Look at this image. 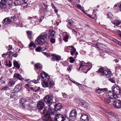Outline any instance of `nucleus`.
Here are the masks:
<instances>
[{"instance_id": "3", "label": "nucleus", "mask_w": 121, "mask_h": 121, "mask_svg": "<svg viewBox=\"0 0 121 121\" xmlns=\"http://www.w3.org/2000/svg\"><path fill=\"white\" fill-rule=\"evenodd\" d=\"M48 34H45L40 35L35 40V43L37 45H42L45 41V40L46 39Z\"/></svg>"}, {"instance_id": "8", "label": "nucleus", "mask_w": 121, "mask_h": 121, "mask_svg": "<svg viewBox=\"0 0 121 121\" xmlns=\"http://www.w3.org/2000/svg\"><path fill=\"white\" fill-rule=\"evenodd\" d=\"M113 104L115 107L120 108L121 107V100L119 99L114 100L113 101Z\"/></svg>"}, {"instance_id": "33", "label": "nucleus", "mask_w": 121, "mask_h": 121, "mask_svg": "<svg viewBox=\"0 0 121 121\" xmlns=\"http://www.w3.org/2000/svg\"><path fill=\"white\" fill-rule=\"evenodd\" d=\"M77 6L78 9H80L85 14H86V13H85V12L84 10L82 8H81V5L79 4H77Z\"/></svg>"}, {"instance_id": "43", "label": "nucleus", "mask_w": 121, "mask_h": 121, "mask_svg": "<svg viewBox=\"0 0 121 121\" xmlns=\"http://www.w3.org/2000/svg\"><path fill=\"white\" fill-rule=\"evenodd\" d=\"M9 89V88L7 86H4L3 88L0 89V91H5V90H8Z\"/></svg>"}, {"instance_id": "13", "label": "nucleus", "mask_w": 121, "mask_h": 121, "mask_svg": "<svg viewBox=\"0 0 121 121\" xmlns=\"http://www.w3.org/2000/svg\"><path fill=\"white\" fill-rule=\"evenodd\" d=\"M44 105V102L42 101H39L38 102L37 104V106L39 109H42Z\"/></svg>"}, {"instance_id": "11", "label": "nucleus", "mask_w": 121, "mask_h": 121, "mask_svg": "<svg viewBox=\"0 0 121 121\" xmlns=\"http://www.w3.org/2000/svg\"><path fill=\"white\" fill-rule=\"evenodd\" d=\"M80 120L81 121H89V118L86 114H82Z\"/></svg>"}, {"instance_id": "27", "label": "nucleus", "mask_w": 121, "mask_h": 121, "mask_svg": "<svg viewBox=\"0 0 121 121\" xmlns=\"http://www.w3.org/2000/svg\"><path fill=\"white\" fill-rule=\"evenodd\" d=\"M112 22L113 24L117 26L119 25L121 23V21L118 20H115L113 21Z\"/></svg>"}, {"instance_id": "15", "label": "nucleus", "mask_w": 121, "mask_h": 121, "mask_svg": "<svg viewBox=\"0 0 121 121\" xmlns=\"http://www.w3.org/2000/svg\"><path fill=\"white\" fill-rule=\"evenodd\" d=\"M26 102V99L24 98H22L20 99V102L21 103V106L24 108L25 106Z\"/></svg>"}, {"instance_id": "54", "label": "nucleus", "mask_w": 121, "mask_h": 121, "mask_svg": "<svg viewBox=\"0 0 121 121\" xmlns=\"http://www.w3.org/2000/svg\"><path fill=\"white\" fill-rule=\"evenodd\" d=\"M88 104L86 103H85L82 104L83 106L86 108H87V107Z\"/></svg>"}, {"instance_id": "4", "label": "nucleus", "mask_w": 121, "mask_h": 121, "mask_svg": "<svg viewBox=\"0 0 121 121\" xmlns=\"http://www.w3.org/2000/svg\"><path fill=\"white\" fill-rule=\"evenodd\" d=\"M7 2L9 4H10L12 2V0H1L0 2V8L4 9L6 6Z\"/></svg>"}, {"instance_id": "24", "label": "nucleus", "mask_w": 121, "mask_h": 121, "mask_svg": "<svg viewBox=\"0 0 121 121\" xmlns=\"http://www.w3.org/2000/svg\"><path fill=\"white\" fill-rule=\"evenodd\" d=\"M61 117L62 119L61 121H70L69 118L67 116L66 114H61Z\"/></svg>"}, {"instance_id": "34", "label": "nucleus", "mask_w": 121, "mask_h": 121, "mask_svg": "<svg viewBox=\"0 0 121 121\" xmlns=\"http://www.w3.org/2000/svg\"><path fill=\"white\" fill-rule=\"evenodd\" d=\"M15 83V81L13 80L10 81L9 82L8 85L10 86H11L12 85H14Z\"/></svg>"}, {"instance_id": "7", "label": "nucleus", "mask_w": 121, "mask_h": 121, "mask_svg": "<svg viewBox=\"0 0 121 121\" xmlns=\"http://www.w3.org/2000/svg\"><path fill=\"white\" fill-rule=\"evenodd\" d=\"M108 98L112 99H116L118 98L117 96L113 91H109L107 94Z\"/></svg>"}, {"instance_id": "25", "label": "nucleus", "mask_w": 121, "mask_h": 121, "mask_svg": "<svg viewBox=\"0 0 121 121\" xmlns=\"http://www.w3.org/2000/svg\"><path fill=\"white\" fill-rule=\"evenodd\" d=\"M41 84L42 86L44 87H48L49 86L48 82L44 81H43L42 82Z\"/></svg>"}, {"instance_id": "10", "label": "nucleus", "mask_w": 121, "mask_h": 121, "mask_svg": "<svg viewBox=\"0 0 121 121\" xmlns=\"http://www.w3.org/2000/svg\"><path fill=\"white\" fill-rule=\"evenodd\" d=\"M61 31L63 32L62 35L63 37V40L66 42L68 41L69 37V35L66 32H62ZM61 33L62 34V33Z\"/></svg>"}, {"instance_id": "39", "label": "nucleus", "mask_w": 121, "mask_h": 121, "mask_svg": "<svg viewBox=\"0 0 121 121\" xmlns=\"http://www.w3.org/2000/svg\"><path fill=\"white\" fill-rule=\"evenodd\" d=\"M5 65L7 66H8L9 67H11L12 65V64L11 63V62L10 61H9V63H8V61H6L5 62Z\"/></svg>"}, {"instance_id": "1", "label": "nucleus", "mask_w": 121, "mask_h": 121, "mask_svg": "<svg viewBox=\"0 0 121 121\" xmlns=\"http://www.w3.org/2000/svg\"><path fill=\"white\" fill-rule=\"evenodd\" d=\"M44 102L48 104V107H46L43 111L44 115L42 117V120L45 121H60V114H57L54 117H52V116L55 115V112L56 113L60 110V104H56L54 109L53 108H51L49 106L56 101L55 98L51 95H47L44 97Z\"/></svg>"}, {"instance_id": "55", "label": "nucleus", "mask_w": 121, "mask_h": 121, "mask_svg": "<svg viewBox=\"0 0 121 121\" xmlns=\"http://www.w3.org/2000/svg\"><path fill=\"white\" fill-rule=\"evenodd\" d=\"M72 30V31L73 33V34H75L76 35H77V32L74 29H71Z\"/></svg>"}, {"instance_id": "48", "label": "nucleus", "mask_w": 121, "mask_h": 121, "mask_svg": "<svg viewBox=\"0 0 121 121\" xmlns=\"http://www.w3.org/2000/svg\"><path fill=\"white\" fill-rule=\"evenodd\" d=\"M107 15L108 17V18L110 19L112 18V17H113V15H112V14L110 13H108L107 14Z\"/></svg>"}, {"instance_id": "5", "label": "nucleus", "mask_w": 121, "mask_h": 121, "mask_svg": "<svg viewBox=\"0 0 121 121\" xmlns=\"http://www.w3.org/2000/svg\"><path fill=\"white\" fill-rule=\"evenodd\" d=\"M112 89L113 91L117 95H120L121 93L120 89L116 85H115L112 86Z\"/></svg>"}, {"instance_id": "61", "label": "nucleus", "mask_w": 121, "mask_h": 121, "mask_svg": "<svg viewBox=\"0 0 121 121\" xmlns=\"http://www.w3.org/2000/svg\"><path fill=\"white\" fill-rule=\"evenodd\" d=\"M30 87V85L29 84H26L25 86V87L26 88H29Z\"/></svg>"}, {"instance_id": "46", "label": "nucleus", "mask_w": 121, "mask_h": 121, "mask_svg": "<svg viewBox=\"0 0 121 121\" xmlns=\"http://www.w3.org/2000/svg\"><path fill=\"white\" fill-rule=\"evenodd\" d=\"M112 40L114 42L116 43L118 45H119V44L121 43V42L119 41L118 40L115 39H112Z\"/></svg>"}, {"instance_id": "19", "label": "nucleus", "mask_w": 121, "mask_h": 121, "mask_svg": "<svg viewBox=\"0 0 121 121\" xmlns=\"http://www.w3.org/2000/svg\"><path fill=\"white\" fill-rule=\"evenodd\" d=\"M22 88V86L20 84L17 85L14 89V91L15 92H17L21 90Z\"/></svg>"}, {"instance_id": "59", "label": "nucleus", "mask_w": 121, "mask_h": 121, "mask_svg": "<svg viewBox=\"0 0 121 121\" xmlns=\"http://www.w3.org/2000/svg\"><path fill=\"white\" fill-rule=\"evenodd\" d=\"M8 55V53H4L2 55V57H3L5 58V57H6V56Z\"/></svg>"}, {"instance_id": "52", "label": "nucleus", "mask_w": 121, "mask_h": 121, "mask_svg": "<svg viewBox=\"0 0 121 121\" xmlns=\"http://www.w3.org/2000/svg\"><path fill=\"white\" fill-rule=\"evenodd\" d=\"M109 80L112 83H114L115 81L114 79L113 78H111L109 79Z\"/></svg>"}, {"instance_id": "35", "label": "nucleus", "mask_w": 121, "mask_h": 121, "mask_svg": "<svg viewBox=\"0 0 121 121\" xmlns=\"http://www.w3.org/2000/svg\"><path fill=\"white\" fill-rule=\"evenodd\" d=\"M28 4L26 1L23 2L22 4V6L23 7L24 9L26 8Z\"/></svg>"}, {"instance_id": "50", "label": "nucleus", "mask_w": 121, "mask_h": 121, "mask_svg": "<svg viewBox=\"0 0 121 121\" xmlns=\"http://www.w3.org/2000/svg\"><path fill=\"white\" fill-rule=\"evenodd\" d=\"M40 77L39 76H38L37 80H34L33 81H34V82L35 83H37L40 80Z\"/></svg>"}, {"instance_id": "28", "label": "nucleus", "mask_w": 121, "mask_h": 121, "mask_svg": "<svg viewBox=\"0 0 121 121\" xmlns=\"http://www.w3.org/2000/svg\"><path fill=\"white\" fill-rule=\"evenodd\" d=\"M35 69L36 70L42 68V65L39 64L38 63L35 65Z\"/></svg>"}, {"instance_id": "63", "label": "nucleus", "mask_w": 121, "mask_h": 121, "mask_svg": "<svg viewBox=\"0 0 121 121\" xmlns=\"http://www.w3.org/2000/svg\"><path fill=\"white\" fill-rule=\"evenodd\" d=\"M72 81V82H73L74 83L76 84L77 85H80V84L79 83H77V82H76L75 81Z\"/></svg>"}, {"instance_id": "56", "label": "nucleus", "mask_w": 121, "mask_h": 121, "mask_svg": "<svg viewBox=\"0 0 121 121\" xmlns=\"http://www.w3.org/2000/svg\"><path fill=\"white\" fill-rule=\"evenodd\" d=\"M44 16H42L40 18V19H39V22H41L42 21V20L44 19Z\"/></svg>"}, {"instance_id": "36", "label": "nucleus", "mask_w": 121, "mask_h": 121, "mask_svg": "<svg viewBox=\"0 0 121 121\" xmlns=\"http://www.w3.org/2000/svg\"><path fill=\"white\" fill-rule=\"evenodd\" d=\"M14 66L17 68L20 67V65L18 63L17 61H15L13 63Z\"/></svg>"}, {"instance_id": "9", "label": "nucleus", "mask_w": 121, "mask_h": 121, "mask_svg": "<svg viewBox=\"0 0 121 121\" xmlns=\"http://www.w3.org/2000/svg\"><path fill=\"white\" fill-rule=\"evenodd\" d=\"M41 78L43 80L48 81L49 78V76L48 74H46L45 72H43L40 74Z\"/></svg>"}, {"instance_id": "17", "label": "nucleus", "mask_w": 121, "mask_h": 121, "mask_svg": "<svg viewBox=\"0 0 121 121\" xmlns=\"http://www.w3.org/2000/svg\"><path fill=\"white\" fill-rule=\"evenodd\" d=\"M68 24L67 25L69 29H71L73 28V22L71 19L68 20Z\"/></svg>"}, {"instance_id": "29", "label": "nucleus", "mask_w": 121, "mask_h": 121, "mask_svg": "<svg viewBox=\"0 0 121 121\" xmlns=\"http://www.w3.org/2000/svg\"><path fill=\"white\" fill-rule=\"evenodd\" d=\"M27 33L29 39H31L32 36V32L30 31H27Z\"/></svg>"}, {"instance_id": "53", "label": "nucleus", "mask_w": 121, "mask_h": 121, "mask_svg": "<svg viewBox=\"0 0 121 121\" xmlns=\"http://www.w3.org/2000/svg\"><path fill=\"white\" fill-rule=\"evenodd\" d=\"M72 65H70L67 68V69L69 72H70L72 68Z\"/></svg>"}, {"instance_id": "57", "label": "nucleus", "mask_w": 121, "mask_h": 121, "mask_svg": "<svg viewBox=\"0 0 121 121\" xmlns=\"http://www.w3.org/2000/svg\"><path fill=\"white\" fill-rule=\"evenodd\" d=\"M118 6L120 9L119 11L121 12V2L118 4Z\"/></svg>"}, {"instance_id": "40", "label": "nucleus", "mask_w": 121, "mask_h": 121, "mask_svg": "<svg viewBox=\"0 0 121 121\" xmlns=\"http://www.w3.org/2000/svg\"><path fill=\"white\" fill-rule=\"evenodd\" d=\"M17 96L16 95V94L14 92H12L10 94V97L11 98H15Z\"/></svg>"}, {"instance_id": "21", "label": "nucleus", "mask_w": 121, "mask_h": 121, "mask_svg": "<svg viewBox=\"0 0 121 121\" xmlns=\"http://www.w3.org/2000/svg\"><path fill=\"white\" fill-rule=\"evenodd\" d=\"M115 112L113 111H107L105 112L106 115L110 119L112 117V116L113 115Z\"/></svg>"}, {"instance_id": "22", "label": "nucleus", "mask_w": 121, "mask_h": 121, "mask_svg": "<svg viewBox=\"0 0 121 121\" xmlns=\"http://www.w3.org/2000/svg\"><path fill=\"white\" fill-rule=\"evenodd\" d=\"M2 23L4 25H7L11 23L10 20L8 17L5 18L2 21Z\"/></svg>"}, {"instance_id": "6", "label": "nucleus", "mask_w": 121, "mask_h": 121, "mask_svg": "<svg viewBox=\"0 0 121 121\" xmlns=\"http://www.w3.org/2000/svg\"><path fill=\"white\" fill-rule=\"evenodd\" d=\"M77 114V111L75 109H73L71 112L69 114L70 119L72 121H74L76 118Z\"/></svg>"}, {"instance_id": "2", "label": "nucleus", "mask_w": 121, "mask_h": 121, "mask_svg": "<svg viewBox=\"0 0 121 121\" xmlns=\"http://www.w3.org/2000/svg\"><path fill=\"white\" fill-rule=\"evenodd\" d=\"M80 65L78 70H79L81 68V69L83 71V72L86 73L91 69L92 67L91 63L89 62L85 63L82 61L80 62Z\"/></svg>"}, {"instance_id": "31", "label": "nucleus", "mask_w": 121, "mask_h": 121, "mask_svg": "<svg viewBox=\"0 0 121 121\" xmlns=\"http://www.w3.org/2000/svg\"><path fill=\"white\" fill-rule=\"evenodd\" d=\"M16 15H15L11 17V19H10V20L11 23L14 22L16 20Z\"/></svg>"}, {"instance_id": "23", "label": "nucleus", "mask_w": 121, "mask_h": 121, "mask_svg": "<svg viewBox=\"0 0 121 121\" xmlns=\"http://www.w3.org/2000/svg\"><path fill=\"white\" fill-rule=\"evenodd\" d=\"M13 77L15 79H18L21 80H23L22 78L19 74L15 73Z\"/></svg>"}, {"instance_id": "38", "label": "nucleus", "mask_w": 121, "mask_h": 121, "mask_svg": "<svg viewBox=\"0 0 121 121\" xmlns=\"http://www.w3.org/2000/svg\"><path fill=\"white\" fill-rule=\"evenodd\" d=\"M29 46L30 48L31 47H33L34 48H35L36 47V45L32 41L30 42V44L29 45Z\"/></svg>"}, {"instance_id": "16", "label": "nucleus", "mask_w": 121, "mask_h": 121, "mask_svg": "<svg viewBox=\"0 0 121 121\" xmlns=\"http://www.w3.org/2000/svg\"><path fill=\"white\" fill-rule=\"evenodd\" d=\"M105 70H106L104 69L103 67H102L98 69L97 72L99 75L101 76H104V74Z\"/></svg>"}, {"instance_id": "64", "label": "nucleus", "mask_w": 121, "mask_h": 121, "mask_svg": "<svg viewBox=\"0 0 121 121\" xmlns=\"http://www.w3.org/2000/svg\"><path fill=\"white\" fill-rule=\"evenodd\" d=\"M63 97L64 98H65L67 96V95L65 93H62Z\"/></svg>"}, {"instance_id": "42", "label": "nucleus", "mask_w": 121, "mask_h": 121, "mask_svg": "<svg viewBox=\"0 0 121 121\" xmlns=\"http://www.w3.org/2000/svg\"><path fill=\"white\" fill-rule=\"evenodd\" d=\"M71 47L72 48L70 50V53H75L76 51V49L73 48V46H71Z\"/></svg>"}, {"instance_id": "45", "label": "nucleus", "mask_w": 121, "mask_h": 121, "mask_svg": "<svg viewBox=\"0 0 121 121\" xmlns=\"http://www.w3.org/2000/svg\"><path fill=\"white\" fill-rule=\"evenodd\" d=\"M96 92L99 94H100L103 92V91L102 90V89L99 88L96 91Z\"/></svg>"}, {"instance_id": "18", "label": "nucleus", "mask_w": 121, "mask_h": 121, "mask_svg": "<svg viewBox=\"0 0 121 121\" xmlns=\"http://www.w3.org/2000/svg\"><path fill=\"white\" fill-rule=\"evenodd\" d=\"M55 32L54 30H51L48 32V39L51 38L53 37L54 36Z\"/></svg>"}, {"instance_id": "47", "label": "nucleus", "mask_w": 121, "mask_h": 121, "mask_svg": "<svg viewBox=\"0 0 121 121\" xmlns=\"http://www.w3.org/2000/svg\"><path fill=\"white\" fill-rule=\"evenodd\" d=\"M62 63L64 66H66L68 65V62L66 61L62 62Z\"/></svg>"}, {"instance_id": "12", "label": "nucleus", "mask_w": 121, "mask_h": 121, "mask_svg": "<svg viewBox=\"0 0 121 121\" xmlns=\"http://www.w3.org/2000/svg\"><path fill=\"white\" fill-rule=\"evenodd\" d=\"M51 56L53 57L51 59L52 61H54L55 60H60V57L58 55L55 54H52Z\"/></svg>"}, {"instance_id": "37", "label": "nucleus", "mask_w": 121, "mask_h": 121, "mask_svg": "<svg viewBox=\"0 0 121 121\" xmlns=\"http://www.w3.org/2000/svg\"><path fill=\"white\" fill-rule=\"evenodd\" d=\"M111 101L110 99L108 98H106L105 99L104 103L105 104H108Z\"/></svg>"}, {"instance_id": "32", "label": "nucleus", "mask_w": 121, "mask_h": 121, "mask_svg": "<svg viewBox=\"0 0 121 121\" xmlns=\"http://www.w3.org/2000/svg\"><path fill=\"white\" fill-rule=\"evenodd\" d=\"M26 108L28 110H31L33 109V107L31 104H29L26 105Z\"/></svg>"}, {"instance_id": "44", "label": "nucleus", "mask_w": 121, "mask_h": 121, "mask_svg": "<svg viewBox=\"0 0 121 121\" xmlns=\"http://www.w3.org/2000/svg\"><path fill=\"white\" fill-rule=\"evenodd\" d=\"M42 50L41 48V47L39 46L37 48L35 49V51L37 52H41V50Z\"/></svg>"}, {"instance_id": "60", "label": "nucleus", "mask_w": 121, "mask_h": 121, "mask_svg": "<svg viewBox=\"0 0 121 121\" xmlns=\"http://www.w3.org/2000/svg\"><path fill=\"white\" fill-rule=\"evenodd\" d=\"M44 55L47 56V57L50 58V56L48 54V53H44Z\"/></svg>"}, {"instance_id": "26", "label": "nucleus", "mask_w": 121, "mask_h": 121, "mask_svg": "<svg viewBox=\"0 0 121 121\" xmlns=\"http://www.w3.org/2000/svg\"><path fill=\"white\" fill-rule=\"evenodd\" d=\"M96 45L97 47L99 48V50H100L101 51L103 50V48L104 47V45L100 44L98 43L96 44Z\"/></svg>"}, {"instance_id": "51", "label": "nucleus", "mask_w": 121, "mask_h": 121, "mask_svg": "<svg viewBox=\"0 0 121 121\" xmlns=\"http://www.w3.org/2000/svg\"><path fill=\"white\" fill-rule=\"evenodd\" d=\"M51 42L52 43H54L55 42V39L53 38H49Z\"/></svg>"}, {"instance_id": "41", "label": "nucleus", "mask_w": 121, "mask_h": 121, "mask_svg": "<svg viewBox=\"0 0 121 121\" xmlns=\"http://www.w3.org/2000/svg\"><path fill=\"white\" fill-rule=\"evenodd\" d=\"M49 84L50 87L51 88H53L55 84L54 81L52 80H51L49 82Z\"/></svg>"}, {"instance_id": "49", "label": "nucleus", "mask_w": 121, "mask_h": 121, "mask_svg": "<svg viewBox=\"0 0 121 121\" xmlns=\"http://www.w3.org/2000/svg\"><path fill=\"white\" fill-rule=\"evenodd\" d=\"M70 60V62L71 63H73L75 61V60L74 58L72 57H70L69 58Z\"/></svg>"}, {"instance_id": "20", "label": "nucleus", "mask_w": 121, "mask_h": 121, "mask_svg": "<svg viewBox=\"0 0 121 121\" xmlns=\"http://www.w3.org/2000/svg\"><path fill=\"white\" fill-rule=\"evenodd\" d=\"M110 119L112 121H119L118 117L117 115L115 112Z\"/></svg>"}, {"instance_id": "30", "label": "nucleus", "mask_w": 121, "mask_h": 121, "mask_svg": "<svg viewBox=\"0 0 121 121\" xmlns=\"http://www.w3.org/2000/svg\"><path fill=\"white\" fill-rule=\"evenodd\" d=\"M21 4L22 1L21 0H16L14 3V5L16 6L20 5Z\"/></svg>"}, {"instance_id": "58", "label": "nucleus", "mask_w": 121, "mask_h": 121, "mask_svg": "<svg viewBox=\"0 0 121 121\" xmlns=\"http://www.w3.org/2000/svg\"><path fill=\"white\" fill-rule=\"evenodd\" d=\"M8 50L9 51L12 48V46L11 45H9L8 47Z\"/></svg>"}, {"instance_id": "62", "label": "nucleus", "mask_w": 121, "mask_h": 121, "mask_svg": "<svg viewBox=\"0 0 121 121\" xmlns=\"http://www.w3.org/2000/svg\"><path fill=\"white\" fill-rule=\"evenodd\" d=\"M100 108L101 109H102V110L103 111H104L105 112L106 111H107L106 110V109H105L103 107H100Z\"/></svg>"}, {"instance_id": "14", "label": "nucleus", "mask_w": 121, "mask_h": 121, "mask_svg": "<svg viewBox=\"0 0 121 121\" xmlns=\"http://www.w3.org/2000/svg\"><path fill=\"white\" fill-rule=\"evenodd\" d=\"M105 71V72L104 76L107 78L110 77L112 75L111 72L108 70H106Z\"/></svg>"}]
</instances>
